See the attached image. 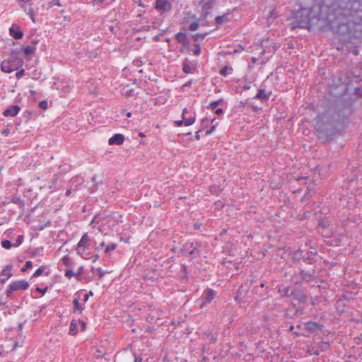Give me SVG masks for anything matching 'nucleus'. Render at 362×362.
Instances as JSON below:
<instances>
[{
  "label": "nucleus",
  "instance_id": "obj_1",
  "mask_svg": "<svg viewBox=\"0 0 362 362\" xmlns=\"http://www.w3.org/2000/svg\"><path fill=\"white\" fill-rule=\"evenodd\" d=\"M319 10L317 6H313L311 8H301L294 11L293 15L298 23V26L310 29L320 21Z\"/></svg>",
  "mask_w": 362,
  "mask_h": 362
},
{
  "label": "nucleus",
  "instance_id": "obj_2",
  "mask_svg": "<svg viewBox=\"0 0 362 362\" xmlns=\"http://www.w3.org/2000/svg\"><path fill=\"white\" fill-rule=\"evenodd\" d=\"M22 63V60L18 58H10L1 62V69L4 72L11 73L18 69V66H21Z\"/></svg>",
  "mask_w": 362,
  "mask_h": 362
},
{
  "label": "nucleus",
  "instance_id": "obj_3",
  "mask_svg": "<svg viewBox=\"0 0 362 362\" xmlns=\"http://www.w3.org/2000/svg\"><path fill=\"white\" fill-rule=\"evenodd\" d=\"M21 8L29 16L33 23H35V13L37 8H35L31 0H17Z\"/></svg>",
  "mask_w": 362,
  "mask_h": 362
},
{
  "label": "nucleus",
  "instance_id": "obj_4",
  "mask_svg": "<svg viewBox=\"0 0 362 362\" xmlns=\"http://www.w3.org/2000/svg\"><path fill=\"white\" fill-rule=\"evenodd\" d=\"M29 287V283L24 279L17 280L12 281L6 291V295L8 297H11L13 291H19V290H27Z\"/></svg>",
  "mask_w": 362,
  "mask_h": 362
},
{
  "label": "nucleus",
  "instance_id": "obj_5",
  "mask_svg": "<svg viewBox=\"0 0 362 362\" xmlns=\"http://www.w3.org/2000/svg\"><path fill=\"white\" fill-rule=\"evenodd\" d=\"M154 8L159 12H168L172 8V4L169 0H156Z\"/></svg>",
  "mask_w": 362,
  "mask_h": 362
},
{
  "label": "nucleus",
  "instance_id": "obj_6",
  "mask_svg": "<svg viewBox=\"0 0 362 362\" xmlns=\"http://www.w3.org/2000/svg\"><path fill=\"white\" fill-rule=\"evenodd\" d=\"M182 118L184 119L185 125H192L196 121V115L194 112L189 111L187 108H184L182 113Z\"/></svg>",
  "mask_w": 362,
  "mask_h": 362
},
{
  "label": "nucleus",
  "instance_id": "obj_7",
  "mask_svg": "<svg viewBox=\"0 0 362 362\" xmlns=\"http://www.w3.org/2000/svg\"><path fill=\"white\" fill-rule=\"evenodd\" d=\"M262 47H264L262 53V54L268 53H274L279 48V45L274 42H270L268 39L263 40L262 42Z\"/></svg>",
  "mask_w": 362,
  "mask_h": 362
},
{
  "label": "nucleus",
  "instance_id": "obj_8",
  "mask_svg": "<svg viewBox=\"0 0 362 362\" xmlns=\"http://www.w3.org/2000/svg\"><path fill=\"white\" fill-rule=\"evenodd\" d=\"M13 268L12 264L7 265L0 273V283L4 284L8 279H10L13 274L11 272Z\"/></svg>",
  "mask_w": 362,
  "mask_h": 362
},
{
  "label": "nucleus",
  "instance_id": "obj_9",
  "mask_svg": "<svg viewBox=\"0 0 362 362\" xmlns=\"http://www.w3.org/2000/svg\"><path fill=\"white\" fill-rule=\"evenodd\" d=\"M79 296L76 297L73 300V313L75 314H81L85 308V304L80 303Z\"/></svg>",
  "mask_w": 362,
  "mask_h": 362
},
{
  "label": "nucleus",
  "instance_id": "obj_10",
  "mask_svg": "<svg viewBox=\"0 0 362 362\" xmlns=\"http://www.w3.org/2000/svg\"><path fill=\"white\" fill-rule=\"evenodd\" d=\"M21 107L18 105H11L4 110L3 115L5 117H15L19 113Z\"/></svg>",
  "mask_w": 362,
  "mask_h": 362
},
{
  "label": "nucleus",
  "instance_id": "obj_11",
  "mask_svg": "<svg viewBox=\"0 0 362 362\" xmlns=\"http://www.w3.org/2000/svg\"><path fill=\"white\" fill-rule=\"evenodd\" d=\"M125 140L122 134H115L108 140L109 145H122Z\"/></svg>",
  "mask_w": 362,
  "mask_h": 362
},
{
  "label": "nucleus",
  "instance_id": "obj_12",
  "mask_svg": "<svg viewBox=\"0 0 362 362\" xmlns=\"http://www.w3.org/2000/svg\"><path fill=\"white\" fill-rule=\"evenodd\" d=\"M9 35L16 40L21 39L23 36V32L17 25H13L9 28Z\"/></svg>",
  "mask_w": 362,
  "mask_h": 362
},
{
  "label": "nucleus",
  "instance_id": "obj_13",
  "mask_svg": "<svg viewBox=\"0 0 362 362\" xmlns=\"http://www.w3.org/2000/svg\"><path fill=\"white\" fill-rule=\"evenodd\" d=\"M89 241H90V239H89L88 233H84L83 234L81 238L78 241V243L76 246L87 247H88V246H89Z\"/></svg>",
  "mask_w": 362,
  "mask_h": 362
},
{
  "label": "nucleus",
  "instance_id": "obj_14",
  "mask_svg": "<svg viewBox=\"0 0 362 362\" xmlns=\"http://www.w3.org/2000/svg\"><path fill=\"white\" fill-rule=\"evenodd\" d=\"M341 82V78L333 76L330 78L327 79V84L333 86V88H339V83Z\"/></svg>",
  "mask_w": 362,
  "mask_h": 362
},
{
  "label": "nucleus",
  "instance_id": "obj_15",
  "mask_svg": "<svg viewBox=\"0 0 362 362\" xmlns=\"http://www.w3.org/2000/svg\"><path fill=\"white\" fill-rule=\"evenodd\" d=\"M88 247H79V246H76V250L77 252V254L78 255H80L81 257H83V259H88V253L87 252V249Z\"/></svg>",
  "mask_w": 362,
  "mask_h": 362
},
{
  "label": "nucleus",
  "instance_id": "obj_16",
  "mask_svg": "<svg viewBox=\"0 0 362 362\" xmlns=\"http://www.w3.org/2000/svg\"><path fill=\"white\" fill-rule=\"evenodd\" d=\"M271 93L272 92H257L255 98L259 99L262 102L267 101L269 98Z\"/></svg>",
  "mask_w": 362,
  "mask_h": 362
},
{
  "label": "nucleus",
  "instance_id": "obj_17",
  "mask_svg": "<svg viewBox=\"0 0 362 362\" xmlns=\"http://www.w3.org/2000/svg\"><path fill=\"white\" fill-rule=\"evenodd\" d=\"M216 120L215 117H211V116H206L202 119V129H204L209 123L213 124Z\"/></svg>",
  "mask_w": 362,
  "mask_h": 362
},
{
  "label": "nucleus",
  "instance_id": "obj_18",
  "mask_svg": "<svg viewBox=\"0 0 362 362\" xmlns=\"http://www.w3.org/2000/svg\"><path fill=\"white\" fill-rule=\"evenodd\" d=\"M117 247V244L115 243H110L107 244L104 253L107 255H110L112 251H114Z\"/></svg>",
  "mask_w": 362,
  "mask_h": 362
},
{
  "label": "nucleus",
  "instance_id": "obj_19",
  "mask_svg": "<svg viewBox=\"0 0 362 362\" xmlns=\"http://www.w3.org/2000/svg\"><path fill=\"white\" fill-rule=\"evenodd\" d=\"M305 328L308 330L315 331L320 327L319 325L314 322H308L303 325Z\"/></svg>",
  "mask_w": 362,
  "mask_h": 362
},
{
  "label": "nucleus",
  "instance_id": "obj_20",
  "mask_svg": "<svg viewBox=\"0 0 362 362\" xmlns=\"http://www.w3.org/2000/svg\"><path fill=\"white\" fill-rule=\"evenodd\" d=\"M204 299L209 302L215 297V293L212 289H207L203 294Z\"/></svg>",
  "mask_w": 362,
  "mask_h": 362
},
{
  "label": "nucleus",
  "instance_id": "obj_21",
  "mask_svg": "<svg viewBox=\"0 0 362 362\" xmlns=\"http://www.w3.org/2000/svg\"><path fill=\"white\" fill-rule=\"evenodd\" d=\"M78 332L77 329V321L76 320H72L70 323V328H69V334L70 335H75Z\"/></svg>",
  "mask_w": 362,
  "mask_h": 362
},
{
  "label": "nucleus",
  "instance_id": "obj_22",
  "mask_svg": "<svg viewBox=\"0 0 362 362\" xmlns=\"http://www.w3.org/2000/svg\"><path fill=\"white\" fill-rule=\"evenodd\" d=\"M221 75L228 76L233 73V68L231 66H224L219 71Z\"/></svg>",
  "mask_w": 362,
  "mask_h": 362
},
{
  "label": "nucleus",
  "instance_id": "obj_23",
  "mask_svg": "<svg viewBox=\"0 0 362 362\" xmlns=\"http://www.w3.org/2000/svg\"><path fill=\"white\" fill-rule=\"evenodd\" d=\"M176 39L178 42L185 45L188 42L187 37L186 34L182 32H180L176 35Z\"/></svg>",
  "mask_w": 362,
  "mask_h": 362
},
{
  "label": "nucleus",
  "instance_id": "obj_24",
  "mask_svg": "<svg viewBox=\"0 0 362 362\" xmlns=\"http://www.w3.org/2000/svg\"><path fill=\"white\" fill-rule=\"evenodd\" d=\"M223 103V99H218L217 100H214L209 104L207 106L208 109L214 110L219 105L222 104Z\"/></svg>",
  "mask_w": 362,
  "mask_h": 362
},
{
  "label": "nucleus",
  "instance_id": "obj_25",
  "mask_svg": "<svg viewBox=\"0 0 362 362\" xmlns=\"http://www.w3.org/2000/svg\"><path fill=\"white\" fill-rule=\"evenodd\" d=\"M36 49V47L31 45H27L23 48V52L25 55L33 54Z\"/></svg>",
  "mask_w": 362,
  "mask_h": 362
},
{
  "label": "nucleus",
  "instance_id": "obj_26",
  "mask_svg": "<svg viewBox=\"0 0 362 362\" xmlns=\"http://www.w3.org/2000/svg\"><path fill=\"white\" fill-rule=\"evenodd\" d=\"M45 267H44V266L40 267L33 274L32 278H36V277L40 276L45 272Z\"/></svg>",
  "mask_w": 362,
  "mask_h": 362
},
{
  "label": "nucleus",
  "instance_id": "obj_27",
  "mask_svg": "<svg viewBox=\"0 0 362 362\" xmlns=\"http://www.w3.org/2000/svg\"><path fill=\"white\" fill-rule=\"evenodd\" d=\"M228 20V16L227 15H223L220 16H217L216 18V23L218 25L223 24L224 22H226Z\"/></svg>",
  "mask_w": 362,
  "mask_h": 362
},
{
  "label": "nucleus",
  "instance_id": "obj_28",
  "mask_svg": "<svg viewBox=\"0 0 362 362\" xmlns=\"http://www.w3.org/2000/svg\"><path fill=\"white\" fill-rule=\"evenodd\" d=\"M1 245L4 248L7 249V250L10 249L12 246H13V243H12L8 240H2Z\"/></svg>",
  "mask_w": 362,
  "mask_h": 362
},
{
  "label": "nucleus",
  "instance_id": "obj_29",
  "mask_svg": "<svg viewBox=\"0 0 362 362\" xmlns=\"http://www.w3.org/2000/svg\"><path fill=\"white\" fill-rule=\"evenodd\" d=\"M279 292L281 294V296H288L289 295V288L284 286H281L279 288Z\"/></svg>",
  "mask_w": 362,
  "mask_h": 362
},
{
  "label": "nucleus",
  "instance_id": "obj_30",
  "mask_svg": "<svg viewBox=\"0 0 362 362\" xmlns=\"http://www.w3.org/2000/svg\"><path fill=\"white\" fill-rule=\"evenodd\" d=\"M23 240H24V237L23 235H19L17 238V239L16 240V241L13 243V246L17 247L18 246H20L22 243L23 242Z\"/></svg>",
  "mask_w": 362,
  "mask_h": 362
},
{
  "label": "nucleus",
  "instance_id": "obj_31",
  "mask_svg": "<svg viewBox=\"0 0 362 362\" xmlns=\"http://www.w3.org/2000/svg\"><path fill=\"white\" fill-rule=\"evenodd\" d=\"M61 261H62V264H64L65 266H66V267L71 266V259L68 255L64 256L62 258Z\"/></svg>",
  "mask_w": 362,
  "mask_h": 362
},
{
  "label": "nucleus",
  "instance_id": "obj_32",
  "mask_svg": "<svg viewBox=\"0 0 362 362\" xmlns=\"http://www.w3.org/2000/svg\"><path fill=\"white\" fill-rule=\"evenodd\" d=\"M199 28V23L197 21L192 22L189 27V29L192 31L197 30Z\"/></svg>",
  "mask_w": 362,
  "mask_h": 362
},
{
  "label": "nucleus",
  "instance_id": "obj_33",
  "mask_svg": "<svg viewBox=\"0 0 362 362\" xmlns=\"http://www.w3.org/2000/svg\"><path fill=\"white\" fill-rule=\"evenodd\" d=\"M106 245H107L105 244V243L104 241H103L98 245H95V250L97 251L98 252H99L102 250H105Z\"/></svg>",
  "mask_w": 362,
  "mask_h": 362
},
{
  "label": "nucleus",
  "instance_id": "obj_34",
  "mask_svg": "<svg viewBox=\"0 0 362 362\" xmlns=\"http://www.w3.org/2000/svg\"><path fill=\"white\" fill-rule=\"evenodd\" d=\"M54 6H60L61 4L59 0H56V1H50L47 4V8H51Z\"/></svg>",
  "mask_w": 362,
  "mask_h": 362
},
{
  "label": "nucleus",
  "instance_id": "obj_35",
  "mask_svg": "<svg viewBox=\"0 0 362 362\" xmlns=\"http://www.w3.org/2000/svg\"><path fill=\"white\" fill-rule=\"evenodd\" d=\"M75 275V273L71 269H66L64 273V276L68 279H71Z\"/></svg>",
  "mask_w": 362,
  "mask_h": 362
},
{
  "label": "nucleus",
  "instance_id": "obj_36",
  "mask_svg": "<svg viewBox=\"0 0 362 362\" xmlns=\"http://www.w3.org/2000/svg\"><path fill=\"white\" fill-rule=\"evenodd\" d=\"M39 107L42 109V110H47L48 108V102L47 100H42L39 103Z\"/></svg>",
  "mask_w": 362,
  "mask_h": 362
},
{
  "label": "nucleus",
  "instance_id": "obj_37",
  "mask_svg": "<svg viewBox=\"0 0 362 362\" xmlns=\"http://www.w3.org/2000/svg\"><path fill=\"white\" fill-rule=\"evenodd\" d=\"M217 124H212L209 129L206 131V135L211 134L216 129Z\"/></svg>",
  "mask_w": 362,
  "mask_h": 362
},
{
  "label": "nucleus",
  "instance_id": "obj_38",
  "mask_svg": "<svg viewBox=\"0 0 362 362\" xmlns=\"http://www.w3.org/2000/svg\"><path fill=\"white\" fill-rule=\"evenodd\" d=\"M183 71L186 74L191 73V66L187 64H184L182 67Z\"/></svg>",
  "mask_w": 362,
  "mask_h": 362
},
{
  "label": "nucleus",
  "instance_id": "obj_39",
  "mask_svg": "<svg viewBox=\"0 0 362 362\" xmlns=\"http://www.w3.org/2000/svg\"><path fill=\"white\" fill-rule=\"evenodd\" d=\"M206 36V34H201V33H197V34H195L193 35V37L194 39V40H199L200 39H204Z\"/></svg>",
  "mask_w": 362,
  "mask_h": 362
},
{
  "label": "nucleus",
  "instance_id": "obj_40",
  "mask_svg": "<svg viewBox=\"0 0 362 362\" xmlns=\"http://www.w3.org/2000/svg\"><path fill=\"white\" fill-rule=\"evenodd\" d=\"M33 267V262L31 261H27L25 262V267L22 269V271L24 272L27 269H30V268H32Z\"/></svg>",
  "mask_w": 362,
  "mask_h": 362
},
{
  "label": "nucleus",
  "instance_id": "obj_41",
  "mask_svg": "<svg viewBox=\"0 0 362 362\" xmlns=\"http://www.w3.org/2000/svg\"><path fill=\"white\" fill-rule=\"evenodd\" d=\"M201 53V48L199 45H196L194 49V54L197 56L199 55Z\"/></svg>",
  "mask_w": 362,
  "mask_h": 362
},
{
  "label": "nucleus",
  "instance_id": "obj_42",
  "mask_svg": "<svg viewBox=\"0 0 362 362\" xmlns=\"http://www.w3.org/2000/svg\"><path fill=\"white\" fill-rule=\"evenodd\" d=\"M142 64L141 60L136 59L133 61V65L137 67L141 66Z\"/></svg>",
  "mask_w": 362,
  "mask_h": 362
},
{
  "label": "nucleus",
  "instance_id": "obj_43",
  "mask_svg": "<svg viewBox=\"0 0 362 362\" xmlns=\"http://www.w3.org/2000/svg\"><path fill=\"white\" fill-rule=\"evenodd\" d=\"M97 272H98L100 278H103L104 276V275L105 274V272L104 270H103V269L101 267H98L97 269Z\"/></svg>",
  "mask_w": 362,
  "mask_h": 362
},
{
  "label": "nucleus",
  "instance_id": "obj_44",
  "mask_svg": "<svg viewBox=\"0 0 362 362\" xmlns=\"http://www.w3.org/2000/svg\"><path fill=\"white\" fill-rule=\"evenodd\" d=\"M175 124H176L177 127H181L182 126L183 124L185 125V121H184V119H181V120H177L175 122Z\"/></svg>",
  "mask_w": 362,
  "mask_h": 362
},
{
  "label": "nucleus",
  "instance_id": "obj_45",
  "mask_svg": "<svg viewBox=\"0 0 362 362\" xmlns=\"http://www.w3.org/2000/svg\"><path fill=\"white\" fill-rule=\"evenodd\" d=\"M277 16V14L275 12V10L274 9H271V11H269V17L271 18H276Z\"/></svg>",
  "mask_w": 362,
  "mask_h": 362
},
{
  "label": "nucleus",
  "instance_id": "obj_46",
  "mask_svg": "<svg viewBox=\"0 0 362 362\" xmlns=\"http://www.w3.org/2000/svg\"><path fill=\"white\" fill-rule=\"evenodd\" d=\"M37 291L40 292L42 295H44L47 292V287H45V288H37Z\"/></svg>",
  "mask_w": 362,
  "mask_h": 362
},
{
  "label": "nucleus",
  "instance_id": "obj_47",
  "mask_svg": "<svg viewBox=\"0 0 362 362\" xmlns=\"http://www.w3.org/2000/svg\"><path fill=\"white\" fill-rule=\"evenodd\" d=\"M23 74H24V70L22 69L21 71H18L16 75L17 78H20L23 76Z\"/></svg>",
  "mask_w": 362,
  "mask_h": 362
},
{
  "label": "nucleus",
  "instance_id": "obj_48",
  "mask_svg": "<svg viewBox=\"0 0 362 362\" xmlns=\"http://www.w3.org/2000/svg\"><path fill=\"white\" fill-rule=\"evenodd\" d=\"M91 259L93 262H95L99 259V255L98 254L94 255L91 257Z\"/></svg>",
  "mask_w": 362,
  "mask_h": 362
},
{
  "label": "nucleus",
  "instance_id": "obj_49",
  "mask_svg": "<svg viewBox=\"0 0 362 362\" xmlns=\"http://www.w3.org/2000/svg\"><path fill=\"white\" fill-rule=\"evenodd\" d=\"M122 114L125 115L127 117H130L132 116V113L130 112H127L126 110H123L122 111Z\"/></svg>",
  "mask_w": 362,
  "mask_h": 362
},
{
  "label": "nucleus",
  "instance_id": "obj_50",
  "mask_svg": "<svg viewBox=\"0 0 362 362\" xmlns=\"http://www.w3.org/2000/svg\"><path fill=\"white\" fill-rule=\"evenodd\" d=\"M142 358L138 356L134 355V362H141Z\"/></svg>",
  "mask_w": 362,
  "mask_h": 362
},
{
  "label": "nucleus",
  "instance_id": "obj_51",
  "mask_svg": "<svg viewBox=\"0 0 362 362\" xmlns=\"http://www.w3.org/2000/svg\"><path fill=\"white\" fill-rule=\"evenodd\" d=\"M79 324L81 326L82 330H85L86 327V325L83 321L79 320Z\"/></svg>",
  "mask_w": 362,
  "mask_h": 362
},
{
  "label": "nucleus",
  "instance_id": "obj_52",
  "mask_svg": "<svg viewBox=\"0 0 362 362\" xmlns=\"http://www.w3.org/2000/svg\"><path fill=\"white\" fill-rule=\"evenodd\" d=\"M76 181V182H83V180H82V178L81 177H75L74 179L71 180V183H73V182L74 181Z\"/></svg>",
  "mask_w": 362,
  "mask_h": 362
},
{
  "label": "nucleus",
  "instance_id": "obj_53",
  "mask_svg": "<svg viewBox=\"0 0 362 362\" xmlns=\"http://www.w3.org/2000/svg\"><path fill=\"white\" fill-rule=\"evenodd\" d=\"M215 112H216V115H219L223 114V110L221 108H218V109L216 110Z\"/></svg>",
  "mask_w": 362,
  "mask_h": 362
},
{
  "label": "nucleus",
  "instance_id": "obj_54",
  "mask_svg": "<svg viewBox=\"0 0 362 362\" xmlns=\"http://www.w3.org/2000/svg\"><path fill=\"white\" fill-rule=\"evenodd\" d=\"M202 129H200L198 132H196L195 134V139L197 140H199L200 139V135H199V132L202 131Z\"/></svg>",
  "mask_w": 362,
  "mask_h": 362
},
{
  "label": "nucleus",
  "instance_id": "obj_55",
  "mask_svg": "<svg viewBox=\"0 0 362 362\" xmlns=\"http://www.w3.org/2000/svg\"><path fill=\"white\" fill-rule=\"evenodd\" d=\"M88 295L85 294L83 298V303L85 304L88 300Z\"/></svg>",
  "mask_w": 362,
  "mask_h": 362
},
{
  "label": "nucleus",
  "instance_id": "obj_56",
  "mask_svg": "<svg viewBox=\"0 0 362 362\" xmlns=\"http://www.w3.org/2000/svg\"><path fill=\"white\" fill-rule=\"evenodd\" d=\"M86 295H88V298H89L90 296H93V291H90L88 293H86Z\"/></svg>",
  "mask_w": 362,
  "mask_h": 362
},
{
  "label": "nucleus",
  "instance_id": "obj_57",
  "mask_svg": "<svg viewBox=\"0 0 362 362\" xmlns=\"http://www.w3.org/2000/svg\"><path fill=\"white\" fill-rule=\"evenodd\" d=\"M71 189H67L66 192V196H69L71 194Z\"/></svg>",
  "mask_w": 362,
  "mask_h": 362
},
{
  "label": "nucleus",
  "instance_id": "obj_58",
  "mask_svg": "<svg viewBox=\"0 0 362 362\" xmlns=\"http://www.w3.org/2000/svg\"><path fill=\"white\" fill-rule=\"evenodd\" d=\"M139 136L140 137H144V136H145V134H144L143 132H140V133L139 134Z\"/></svg>",
  "mask_w": 362,
  "mask_h": 362
},
{
  "label": "nucleus",
  "instance_id": "obj_59",
  "mask_svg": "<svg viewBox=\"0 0 362 362\" xmlns=\"http://www.w3.org/2000/svg\"><path fill=\"white\" fill-rule=\"evenodd\" d=\"M251 88L250 86L246 85V86H244V89H250Z\"/></svg>",
  "mask_w": 362,
  "mask_h": 362
},
{
  "label": "nucleus",
  "instance_id": "obj_60",
  "mask_svg": "<svg viewBox=\"0 0 362 362\" xmlns=\"http://www.w3.org/2000/svg\"><path fill=\"white\" fill-rule=\"evenodd\" d=\"M93 1L97 3H102L103 1V0H93Z\"/></svg>",
  "mask_w": 362,
  "mask_h": 362
},
{
  "label": "nucleus",
  "instance_id": "obj_61",
  "mask_svg": "<svg viewBox=\"0 0 362 362\" xmlns=\"http://www.w3.org/2000/svg\"><path fill=\"white\" fill-rule=\"evenodd\" d=\"M356 94H357L358 95H361L362 92H360V91H358V92H354Z\"/></svg>",
  "mask_w": 362,
  "mask_h": 362
},
{
  "label": "nucleus",
  "instance_id": "obj_62",
  "mask_svg": "<svg viewBox=\"0 0 362 362\" xmlns=\"http://www.w3.org/2000/svg\"><path fill=\"white\" fill-rule=\"evenodd\" d=\"M293 329H294V326H293V325H291V326L290 327V330H291V331H293Z\"/></svg>",
  "mask_w": 362,
  "mask_h": 362
},
{
  "label": "nucleus",
  "instance_id": "obj_63",
  "mask_svg": "<svg viewBox=\"0 0 362 362\" xmlns=\"http://www.w3.org/2000/svg\"><path fill=\"white\" fill-rule=\"evenodd\" d=\"M3 133L5 134V135H8V131H4Z\"/></svg>",
  "mask_w": 362,
  "mask_h": 362
},
{
  "label": "nucleus",
  "instance_id": "obj_64",
  "mask_svg": "<svg viewBox=\"0 0 362 362\" xmlns=\"http://www.w3.org/2000/svg\"><path fill=\"white\" fill-rule=\"evenodd\" d=\"M126 96L127 97H129L130 96V92H127Z\"/></svg>",
  "mask_w": 362,
  "mask_h": 362
}]
</instances>
